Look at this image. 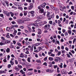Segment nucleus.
Masks as SVG:
<instances>
[{
    "label": "nucleus",
    "instance_id": "obj_38",
    "mask_svg": "<svg viewBox=\"0 0 76 76\" xmlns=\"http://www.w3.org/2000/svg\"><path fill=\"white\" fill-rule=\"evenodd\" d=\"M10 48H14V46L13 45H11L10 46Z\"/></svg>",
    "mask_w": 76,
    "mask_h": 76
},
{
    "label": "nucleus",
    "instance_id": "obj_59",
    "mask_svg": "<svg viewBox=\"0 0 76 76\" xmlns=\"http://www.w3.org/2000/svg\"><path fill=\"white\" fill-rule=\"evenodd\" d=\"M62 51V54H63L64 53H65L66 52H65V50H61Z\"/></svg>",
    "mask_w": 76,
    "mask_h": 76
},
{
    "label": "nucleus",
    "instance_id": "obj_39",
    "mask_svg": "<svg viewBox=\"0 0 76 76\" xmlns=\"http://www.w3.org/2000/svg\"><path fill=\"white\" fill-rule=\"evenodd\" d=\"M52 25H53V26H56V23H55V22H53L52 23Z\"/></svg>",
    "mask_w": 76,
    "mask_h": 76
},
{
    "label": "nucleus",
    "instance_id": "obj_63",
    "mask_svg": "<svg viewBox=\"0 0 76 76\" xmlns=\"http://www.w3.org/2000/svg\"><path fill=\"white\" fill-rule=\"evenodd\" d=\"M30 13L31 14H34V11H32L30 12Z\"/></svg>",
    "mask_w": 76,
    "mask_h": 76
},
{
    "label": "nucleus",
    "instance_id": "obj_48",
    "mask_svg": "<svg viewBox=\"0 0 76 76\" xmlns=\"http://www.w3.org/2000/svg\"><path fill=\"white\" fill-rule=\"evenodd\" d=\"M11 23H12V24H13V25H14V24H16V22H15V21H13Z\"/></svg>",
    "mask_w": 76,
    "mask_h": 76
},
{
    "label": "nucleus",
    "instance_id": "obj_3",
    "mask_svg": "<svg viewBox=\"0 0 76 76\" xmlns=\"http://www.w3.org/2000/svg\"><path fill=\"white\" fill-rule=\"evenodd\" d=\"M4 42L3 43L0 42V45H5V44H6V41L5 40H4Z\"/></svg>",
    "mask_w": 76,
    "mask_h": 76
},
{
    "label": "nucleus",
    "instance_id": "obj_40",
    "mask_svg": "<svg viewBox=\"0 0 76 76\" xmlns=\"http://www.w3.org/2000/svg\"><path fill=\"white\" fill-rule=\"evenodd\" d=\"M6 37L8 38H10V36H9V35L8 34H7L6 35Z\"/></svg>",
    "mask_w": 76,
    "mask_h": 76
},
{
    "label": "nucleus",
    "instance_id": "obj_24",
    "mask_svg": "<svg viewBox=\"0 0 76 76\" xmlns=\"http://www.w3.org/2000/svg\"><path fill=\"white\" fill-rule=\"evenodd\" d=\"M18 67V68H20L21 69H22V66H21V65H20L19 64L17 65Z\"/></svg>",
    "mask_w": 76,
    "mask_h": 76
},
{
    "label": "nucleus",
    "instance_id": "obj_1",
    "mask_svg": "<svg viewBox=\"0 0 76 76\" xmlns=\"http://www.w3.org/2000/svg\"><path fill=\"white\" fill-rule=\"evenodd\" d=\"M4 14H5V15H6L7 16H8L10 15V14L11 13H12V12H10L9 13L7 11H4Z\"/></svg>",
    "mask_w": 76,
    "mask_h": 76
},
{
    "label": "nucleus",
    "instance_id": "obj_13",
    "mask_svg": "<svg viewBox=\"0 0 76 76\" xmlns=\"http://www.w3.org/2000/svg\"><path fill=\"white\" fill-rule=\"evenodd\" d=\"M35 23L36 24H39V23H40L39 20H37L35 22Z\"/></svg>",
    "mask_w": 76,
    "mask_h": 76
},
{
    "label": "nucleus",
    "instance_id": "obj_33",
    "mask_svg": "<svg viewBox=\"0 0 76 76\" xmlns=\"http://www.w3.org/2000/svg\"><path fill=\"white\" fill-rule=\"evenodd\" d=\"M59 67L60 68H63V63H61V65H59Z\"/></svg>",
    "mask_w": 76,
    "mask_h": 76
},
{
    "label": "nucleus",
    "instance_id": "obj_45",
    "mask_svg": "<svg viewBox=\"0 0 76 76\" xmlns=\"http://www.w3.org/2000/svg\"><path fill=\"white\" fill-rule=\"evenodd\" d=\"M15 70H16V71H19V68L15 67Z\"/></svg>",
    "mask_w": 76,
    "mask_h": 76
},
{
    "label": "nucleus",
    "instance_id": "obj_10",
    "mask_svg": "<svg viewBox=\"0 0 76 76\" xmlns=\"http://www.w3.org/2000/svg\"><path fill=\"white\" fill-rule=\"evenodd\" d=\"M24 57V55H23V53H21L20 56V57H21V58H23Z\"/></svg>",
    "mask_w": 76,
    "mask_h": 76
},
{
    "label": "nucleus",
    "instance_id": "obj_52",
    "mask_svg": "<svg viewBox=\"0 0 76 76\" xmlns=\"http://www.w3.org/2000/svg\"><path fill=\"white\" fill-rule=\"evenodd\" d=\"M14 28H18V25H14Z\"/></svg>",
    "mask_w": 76,
    "mask_h": 76
},
{
    "label": "nucleus",
    "instance_id": "obj_25",
    "mask_svg": "<svg viewBox=\"0 0 76 76\" xmlns=\"http://www.w3.org/2000/svg\"><path fill=\"white\" fill-rule=\"evenodd\" d=\"M10 28L9 27H7V28L6 30L7 31H10Z\"/></svg>",
    "mask_w": 76,
    "mask_h": 76
},
{
    "label": "nucleus",
    "instance_id": "obj_20",
    "mask_svg": "<svg viewBox=\"0 0 76 76\" xmlns=\"http://www.w3.org/2000/svg\"><path fill=\"white\" fill-rule=\"evenodd\" d=\"M17 45H18V46H19V47H20V46H21V44H20V43L19 42H18L17 43Z\"/></svg>",
    "mask_w": 76,
    "mask_h": 76
},
{
    "label": "nucleus",
    "instance_id": "obj_61",
    "mask_svg": "<svg viewBox=\"0 0 76 76\" xmlns=\"http://www.w3.org/2000/svg\"><path fill=\"white\" fill-rule=\"evenodd\" d=\"M50 16L51 17V18H54V15H50Z\"/></svg>",
    "mask_w": 76,
    "mask_h": 76
},
{
    "label": "nucleus",
    "instance_id": "obj_44",
    "mask_svg": "<svg viewBox=\"0 0 76 76\" xmlns=\"http://www.w3.org/2000/svg\"><path fill=\"white\" fill-rule=\"evenodd\" d=\"M69 61L70 63H72V62H73V61H72V59H70L69 60Z\"/></svg>",
    "mask_w": 76,
    "mask_h": 76
},
{
    "label": "nucleus",
    "instance_id": "obj_42",
    "mask_svg": "<svg viewBox=\"0 0 76 76\" xmlns=\"http://www.w3.org/2000/svg\"><path fill=\"white\" fill-rule=\"evenodd\" d=\"M49 23L50 25H52V24H53V21H49Z\"/></svg>",
    "mask_w": 76,
    "mask_h": 76
},
{
    "label": "nucleus",
    "instance_id": "obj_34",
    "mask_svg": "<svg viewBox=\"0 0 76 76\" xmlns=\"http://www.w3.org/2000/svg\"><path fill=\"white\" fill-rule=\"evenodd\" d=\"M28 31L29 32H31L32 31V30L31 29V28L29 27H28Z\"/></svg>",
    "mask_w": 76,
    "mask_h": 76
},
{
    "label": "nucleus",
    "instance_id": "obj_15",
    "mask_svg": "<svg viewBox=\"0 0 76 76\" xmlns=\"http://www.w3.org/2000/svg\"><path fill=\"white\" fill-rule=\"evenodd\" d=\"M20 73H21L22 75L25 74V72H23V70L22 69H21V70L20 71Z\"/></svg>",
    "mask_w": 76,
    "mask_h": 76
},
{
    "label": "nucleus",
    "instance_id": "obj_21",
    "mask_svg": "<svg viewBox=\"0 0 76 76\" xmlns=\"http://www.w3.org/2000/svg\"><path fill=\"white\" fill-rule=\"evenodd\" d=\"M27 61L29 63L31 62V58H27Z\"/></svg>",
    "mask_w": 76,
    "mask_h": 76
},
{
    "label": "nucleus",
    "instance_id": "obj_50",
    "mask_svg": "<svg viewBox=\"0 0 76 76\" xmlns=\"http://www.w3.org/2000/svg\"><path fill=\"white\" fill-rule=\"evenodd\" d=\"M11 65L10 64H9L8 65V68L9 69L10 68V67H11Z\"/></svg>",
    "mask_w": 76,
    "mask_h": 76
},
{
    "label": "nucleus",
    "instance_id": "obj_26",
    "mask_svg": "<svg viewBox=\"0 0 76 76\" xmlns=\"http://www.w3.org/2000/svg\"><path fill=\"white\" fill-rule=\"evenodd\" d=\"M15 64H18V61L17 60H15Z\"/></svg>",
    "mask_w": 76,
    "mask_h": 76
},
{
    "label": "nucleus",
    "instance_id": "obj_47",
    "mask_svg": "<svg viewBox=\"0 0 76 76\" xmlns=\"http://www.w3.org/2000/svg\"><path fill=\"white\" fill-rule=\"evenodd\" d=\"M48 57V56H47L45 57L44 59V61H47V58Z\"/></svg>",
    "mask_w": 76,
    "mask_h": 76
},
{
    "label": "nucleus",
    "instance_id": "obj_46",
    "mask_svg": "<svg viewBox=\"0 0 76 76\" xmlns=\"http://www.w3.org/2000/svg\"><path fill=\"white\" fill-rule=\"evenodd\" d=\"M66 55L67 57H68V58H70V55H69V54L68 53H67Z\"/></svg>",
    "mask_w": 76,
    "mask_h": 76
},
{
    "label": "nucleus",
    "instance_id": "obj_12",
    "mask_svg": "<svg viewBox=\"0 0 76 76\" xmlns=\"http://www.w3.org/2000/svg\"><path fill=\"white\" fill-rule=\"evenodd\" d=\"M61 72L62 74H66V72L64 70H62Z\"/></svg>",
    "mask_w": 76,
    "mask_h": 76
},
{
    "label": "nucleus",
    "instance_id": "obj_56",
    "mask_svg": "<svg viewBox=\"0 0 76 76\" xmlns=\"http://www.w3.org/2000/svg\"><path fill=\"white\" fill-rule=\"evenodd\" d=\"M64 34L65 36H67V35H68V33H67V32H66Z\"/></svg>",
    "mask_w": 76,
    "mask_h": 76
},
{
    "label": "nucleus",
    "instance_id": "obj_31",
    "mask_svg": "<svg viewBox=\"0 0 76 76\" xmlns=\"http://www.w3.org/2000/svg\"><path fill=\"white\" fill-rule=\"evenodd\" d=\"M20 28H21V29H23L24 28V26H20Z\"/></svg>",
    "mask_w": 76,
    "mask_h": 76
},
{
    "label": "nucleus",
    "instance_id": "obj_43",
    "mask_svg": "<svg viewBox=\"0 0 76 76\" xmlns=\"http://www.w3.org/2000/svg\"><path fill=\"white\" fill-rule=\"evenodd\" d=\"M56 58L58 60H58H60V57H56Z\"/></svg>",
    "mask_w": 76,
    "mask_h": 76
},
{
    "label": "nucleus",
    "instance_id": "obj_53",
    "mask_svg": "<svg viewBox=\"0 0 76 76\" xmlns=\"http://www.w3.org/2000/svg\"><path fill=\"white\" fill-rule=\"evenodd\" d=\"M50 56H52V57H54L55 56V54L52 53L50 54Z\"/></svg>",
    "mask_w": 76,
    "mask_h": 76
},
{
    "label": "nucleus",
    "instance_id": "obj_2",
    "mask_svg": "<svg viewBox=\"0 0 76 76\" xmlns=\"http://www.w3.org/2000/svg\"><path fill=\"white\" fill-rule=\"evenodd\" d=\"M47 5V4L45 3H44L43 4H42L40 6L42 7H43V8H44L45 7V6Z\"/></svg>",
    "mask_w": 76,
    "mask_h": 76
},
{
    "label": "nucleus",
    "instance_id": "obj_14",
    "mask_svg": "<svg viewBox=\"0 0 76 76\" xmlns=\"http://www.w3.org/2000/svg\"><path fill=\"white\" fill-rule=\"evenodd\" d=\"M47 17H50V12H47Z\"/></svg>",
    "mask_w": 76,
    "mask_h": 76
},
{
    "label": "nucleus",
    "instance_id": "obj_51",
    "mask_svg": "<svg viewBox=\"0 0 76 76\" xmlns=\"http://www.w3.org/2000/svg\"><path fill=\"white\" fill-rule=\"evenodd\" d=\"M30 6H31V7H33V4L32 3H31L30 4Z\"/></svg>",
    "mask_w": 76,
    "mask_h": 76
},
{
    "label": "nucleus",
    "instance_id": "obj_27",
    "mask_svg": "<svg viewBox=\"0 0 76 76\" xmlns=\"http://www.w3.org/2000/svg\"><path fill=\"white\" fill-rule=\"evenodd\" d=\"M33 8V7H31V6H29L28 7V9H29V10H31Z\"/></svg>",
    "mask_w": 76,
    "mask_h": 76
},
{
    "label": "nucleus",
    "instance_id": "obj_62",
    "mask_svg": "<svg viewBox=\"0 0 76 76\" xmlns=\"http://www.w3.org/2000/svg\"><path fill=\"white\" fill-rule=\"evenodd\" d=\"M2 74V73H6V72L4 71H1Z\"/></svg>",
    "mask_w": 76,
    "mask_h": 76
},
{
    "label": "nucleus",
    "instance_id": "obj_64",
    "mask_svg": "<svg viewBox=\"0 0 76 76\" xmlns=\"http://www.w3.org/2000/svg\"><path fill=\"white\" fill-rule=\"evenodd\" d=\"M62 32L63 33H64L65 32H66V30L64 29H62Z\"/></svg>",
    "mask_w": 76,
    "mask_h": 76
},
{
    "label": "nucleus",
    "instance_id": "obj_55",
    "mask_svg": "<svg viewBox=\"0 0 76 76\" xmlns=\"http://www.w3.org/2000/svg\"><path fill=\"white\" fill-rule=\"evenodd\" d=\"M66 50V51H69V48H68L66 47L65 48Z\"/></svg>",
    "mask_w": 76,
    "mask_h": 76
},
{
    "label": "nucleus",
    "instance_id": "obj_49",
    "mask_svg": "<svg viewBox=\"0 0 76 76\" xmlns=\"http://www.w3.org/2000/svg\"><path fill=\"white\" fill-rule=\"evenodd\" d=\"M53 72H54V70H53V69L49 70V72H50V73H53Z\"/></svg>",
    "mask_w": 76,
    "mask_h": 76
},
{
    "label": "nucleus",
    "instance_id": "obj_37",
    "mask_svg": "<svg viewBox=\"0 0 76 76\" xmlns=\"http://www.w3.org/2000/svg\"><path fill=\"white\" fill-rule=\"evenodd\" d=\"M43 65L45 66H47V63L46 62H45L43 63Z\"/></svg>",
    "mask_w": 76,
    "mask_h": 76
},
{
    "label": "nucleus",
    "instance_id": "obj_30",
    "mask_svg": "<svg viewBox=\"0 0 76 76\" xmlns=\"http://www.w3.org/2000/svg\"><path fill=\"white\" fill-rule=\"evenodd\" d=\"M14 4L15 5V6H18V3L15 2L14 3Z\"/></svg>",
    "mask_w": 76,
    "mask_h": 76
},
{
    "label": "nucleus",
    "instance_id": "obj_5",
    "mask_svg": "<svg viewBox=\"0 0 76 76\" xmlns=\"http://www.w3.org/2000/svg\"><path fill=\"white\" fill-rule=\"evenodd\" d=\"M38 34H39V35H40L42 33L41 32V30L39 28H38Z\"/></svg>",
    "mask_w": 76,
    "mask_h": 76
},
{
    "label": "nucleus",
    "instance_id": "obj_11",
    "mask_svg": "<svg viewBox=\"0 0 76 76\" xmlns=\"http://www.w3.org/2000/svg\"><path fill=\"white\" fill-rule=\"evenodd\" d=\"M48 59L49 60H50V61H53V60H54V58L51 57H49Z\"/></svg>",
    "mask_w": 76,
    "mask_h": 76
},
{
    "label": "nucleus",
    "instance_id": "obj_16",
    "mask_svg": "<svg viewBox=\"0 0 76 76\" xmlns=\"http://www.w3.org/2000/svg\"><path fill=\"white\" fill-rule=\"evenodd\" d=\"M6 51L7 53H9L10 52V49L9 48H7L6 50Z\"/></svg>",
    "mask_w": 76,
    "mask_h": 76
},
{
    "label": "nucleus",
    "instance_id": "obj_17",
    "mask_svg": "<svg viewBox=\"0 0 76 76\" xmlns=\"http://www.w3.org/2000/svg\"><path fill=\"white\" fill-rule=\"evenodd\" d=\"M67 32L69 33V35H71L72 34V31L68 30Z\"/></svg>",
    "mask_w": 76,
    "mask_h": 76
},
{
    "label": "nucleus",
    "instance_id": "obj_6",
    "mask_svg": "<svg viewBox=\"0 0 76 76\" xmlns=\"http://www.w3.org/2000/svg\"><path fill=\"white\" fill-rule=\"evenodd\" d=\"M39 12L40 13H42L44 12V9L42 8L39 11Z\"/></svg>",
    "mask_w": 76,
    "mask_h": 76
},
{
    "label": "nucleus",
    "instance_id": "obj_4",
    "mask_svg": "<svg viewBox=\"0 0 76 76\" xmlns=\"http://www.w3.org/2000/svg\"><path fill=\"white\" fill-rule=\"evenodd\" d=\"M43 18H44V17L42 16H39L37 17V18L38 19H43Z\"/></svg>",
    "mask_w": 76,
    "mask_h": 76
},
{
    "label": "nucleus",
    "instance_id": "obj_54",
    "mask_svg": "<svg viewBox=\"0 0 76 76\" xmlns=\"http://www.w3.org/2000/svg\"><path fill=\"white\" fill-rule=\"evenodd\" d=\"M60 54H61V51H59L58 54H57V55L58 56H60Z\"/></svg>",
    "mask_w": 76,
    "mask_h": 76
},
{
    "label": "nucleus",
    "instance_id": "obj_57",
    "mask_svg": "<svg viewBox=\"0 0 76 76\" xmlns=\"http://www.w3.org/2000/svg\"><path fill=\"white\" fill-rule=\"evenodd\" d=\"M76 38H74L73 40V43H75V41H76Z\"/></svg>",
    "mask_w": 76,
    "mask_h": 76
},
{
    "label": "nucleus",
    "instance_id": "obj_7",
    "mask_svg": "<svg viewBox=\"0 0 76 76\" xmlns=\"http://www.w3.org/2000/svg\"><path fill=\"white\" fill-rule=\"evenodd\" d=\"M44 28L46 30H48V29H49L48 27V26H47V25H45L44 26Z\"/></svg>",
    "mask_w": 76,
    "mask_h": 76
},
{
    "label": "nucleus",
    "instance_id": "obj_36",
    "mask_svg": "<svg viewBox=\"0 0 76 76\" xmlns=\"http://www.w3.org/2000/svg\"><path fill=\"white\" fill-rule=\"evenodd\" d=\"M40 44H41V43H38L35 44V45H36V46H38V45H39Z\"/></svg>",
    "mask_w": 76,
    "mask_h": 76
},
{
    "label": "nucleus",
    "instance_id": "obj_28",
    "mask_svg": "<svg viewBox=\"0 0 76 76\" xmlns=\"http://www.w3.org/2000/svg\"><path fill=\"white\" fill-rule=\"evenodd\" d=\"M37 50L38 51V52L40 51L41 50V47H39V48L37 49Z\"/></svg>",
    "mask_w": 76,
    "mask_h": 76
},
{
    "label": "nucleus",
    "instance_id": "obj_23",
    "mask_svg": "<svg viewBox=\"0 0 76 76\" xmlns=\"http://www.w3.org/2000/svg\"><path fill=\"white\" fill-rule=\"evenodd\" d=\"M24 12V16H26L27 15V13L26 12V11H23Z\"/></svg>",
    "mask_w": 76,
    "mask_h": 76
},
{
    "label": "nucleus",
    "instance_id": "obj_60",
    "mask_svg": "<svg viewBox=\"0 0 76 76\" xmlns=\"http://www.w3.org/2000/svg\"><path fill=\"white\" fill-rule=\"evenodd\" d=\"M61 56H62V57H64V58H65V56L64 55V54H62L61 55Z\"/></svg>",
    "mask_w": 76,
    "mask_h": 76
},
{
    "label": "nucleus",
    "instance_id": "obj_41",
    "mask_svg": "<svg viewBox=\"0 0 76 76\" xmlns=\"http://www.w3.org/2000/svg\"><path fill=\"white\" fill-rule=\"evenodd\" d=\"M12 42L14 45H15V44H16V42L15 40H13Z\"/></svg>",
    "mask_w": 76,
    "mask_h": 76
},
{
    "label": "nucleus",
    "instance_id": "obj_58",
    "mask_svg": "<svg viewBox=\"0 0 76 76\" xmlns=\"http://www.w3.org/2000/svg\"><path fill=\"white\" fill-rule=\"evenodd\" d=\"M60 10L61 11H63L64 9L62 7L60 8Z\"/></svg>",
    "mask_w": 76,
    "mask_h": 76
},
{
    "label": "nucleus",
    "instance_id": "obj_8",
    "mask_svg": "<svg viewBox=\"0 0 76 76\" xmlns=\"http://www.w3.org/2000/svg\"><path fill=\"white\" fill-rule=\"evenodd\" d=\"M53 10H54L55 11H58V9L57 8L54 7H53Z\"/></svg>",
    "mask_w": 76,
    "mask_h": 76
},
{
    "label": "nucleus",
    "instance_id": "obj_9",
    "mask_svg": "<svg viewBox=\"0 0 76 76\" xmlns=\"http://www.w3.org/2000/svg\"><path fill=\"white\" fill-rule=\"evenodd\" d=\"M36 61L38 63H41V61L39 59H37L36 60Z\"/></svg>",
    "mask_w": 76,
    "mask_h": 76
},
{
    "label": "nucleus",
    "instance_id": "obj_19",
    "mask_svg": "<svg viewBox=\"0 0 76 76\" xmlns=\"http://www.w3.org/2000/svg\"><path fill=\"white\" fill-rule=\"evenodd\" d=\"M18 62L20 63V64H21V61L20 60V58H18Z\"/></svg>",
    "mask_w": 76,
    "mask_h": 76
},
{
    "label": "nucleus",
    "instance_id": "obj_18",
    "mask_svg": "<svg viewBox=\"0 0 76 76\" xmlns=\"http://www.w3.org/2000/svg\"><path fill=\"white\" fill-rule=\"evenodd\" d=\"M18 22L19 23V24H21L22 23H21V20L20 19H18Z\"/></svg>",
    "mask_w": 76,
    "mask_h": 76
},
{
    "label": "nucleus",
    "instance_id": "obj_35",
    "mask_svg": "<svg viewBox=\"0 0 76 76\" xmlns=\"http://www.w3.org/2000/svg\"><path fill=\"white\" fill-rule=\"evenodd\" d=\"M53 67L54 69H56V68H57V67H58V66H57V65H54L53 66Z\"/></svg>",
    "mask_w": 76,
    "mask_h": 76
},
{
    "label": "nucleus",
    "instance_id": "obj_22",
    "mask_svg": "<svg viewBox=\"0 0 76 76\" xmlns=\"http://www.w3.org/2000/svg\"><path fill=\"white\" fill-rule=\"evenodd\" d=\"M32 73L31 72H29L28 73L27 75H28V76H30V75H32Z\"/></svg>",
    "mask_w": 76,
    "mask_h": 76
},
{
    "label": "nucleus",
    "instance_id": "obj_32",
    "mask_svg": "<svg viewBox=\"0 0 76 76\" xmlns=\"http://www.w3.org/2000/svg\"><path fill=\"white\" fill-rule=\"evenodd\" d=\"M0 16L1 18H4V17H3L4 16V15L2 14H0Z\"/></svg>",
    "mask_w": 76,
    "mask_h": 76
},
{
    "label": "nucleus",
    "instance_id": "obj_29",
    "mask_svg": "<svg viewBox=\"0 0 76 76\" xmlns=\"http://www.w3.org/2000/svg\"><path fill=\"white\" fill-rule=\"evenodd\" d=\"M25 43L27 45H29L30 44V43L28 42H26Z\"/></svg>",
    "mask_w": 76,
    "mask_h": 76
}]
</instances>
